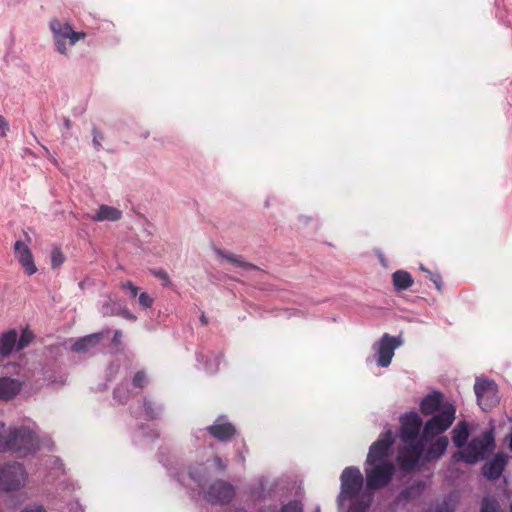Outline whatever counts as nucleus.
Masks as SVG:
<instances>
[{"label": "nucleus", "instance_id": "f257e3e1", "mask_svg": "<svg viewBox=\"0 0 512 512\" xmlns=\"http://www.w3.org/2000/svg\"><path fill=\"white\" fill-rule=\"evenodd\" d=\"M394 438L391 430H387L374 442L366 458V486L369 490H377L387 486L394 474L395 465L390 460Z\"/></svg>", "mask_w": 512, "mask_h": 512}, {"label": "nucleus", "instance_id": "f03ea898", "mask_svg": "<svg viewBox=\"0 0 512 512\" xmlns=\"http://www.w3.org/2000/svg\"><path fill=\"white\" fill-rule=\"evenodd\" d=\"M400 439L402 445L398 450L396 460L404 471H413L418 467L423 453L424 443L418 439L422 420L416 412H409L400 419Z\"/></svg>", "mask_w": 512, "mask_h": 512}, {"label": "nucleus", "instance_id": "7ed1b4c3", "mask_svg": "<svg viewBox=\"0 0 512 512\" xmlns=\"http://www.w3.org/2000/svg\"><path fill=\"white\" fill-rule=\"evenodd\" d=\"M341 490L338 505L343 506L346 500L353 501L347 512H365L368 502L359 500L363 488V475L354 466L346 467L341 473Z\"/></svg>", "mask_w": 512, "mask_h": 512}, {"label": "nucleus", "instance_id": "20e7f679", "mask_svg": "<svg viewBox=\"0 0 512 512\" xmlns=\"http://www.w3.org/2000/svg\"><path fill=\"white\" fill-rule=\"evenodd\" d=\"M495 439L493 429L483 432L480 436L473 438L454 458L459 457L467 464H475L494 450Z\"/></svg>", "mask_w": 512, "mask_h": 512}, {"label": "nucleus", "instance_id": "39448f33", "mask_svg": "<svg viewBox=\"0 0 512 512\" xmlns=\"http://www.w3.org/2000/svg\"><path fill=\"white\" fill-rule=\"evenodd\" d=\"M10 453L26 456L39 449V438L34 431L27 427L10 429Z\"/></svg>", "mask_w": 512, "mask_h": 512}, {"label": "nucleus", "instance_id": "423d86ee", "mask_svg": "<svg viewBox=\"0 0 512 512\" xmlns=\"http://www.w3.org/2000/svg\"><path fill=\"white\" fill-rule=\"evenodd\" d=\"M27 481V472L18 462L6 463L0 466V490L4 492L18 491Z\"/></svg>", "mask_w": 512, "mask_h": 512}, {"label": "nucleus", "instance_id": "0eeeda50", "mask_svg": "<svg viewBox=\"0 0 512 512\" xmlns=\"http://www.w3.org/2000/svg\"><path fill=\"white\" fill-rule=\"evenodd\" d=\"M50 29L57 51L63 55L67 54V44L74 46L79 40L84 39L86 36L83 32L74 31L69 23H62L57 19L50 21Z\"/></svg>", "mask_w": 512, "mask_h": 512}, {"label": "nucleus", "instance_id": "6e6552de", "mask_svg": "<svg viewBox=\"0 0 512 512\" xmlns=\"http://www.w3.org/2000/svg\"><path fill=\"white\" fill-rule=\"evenodd\" d=\"M456 409L451 403L442 406L441 411L429 419L422 432V437L429 440L445 432L455 420Z\"/></svg>", "mask_w": 512, "mask_h": 512}, {"label": "nucleus", "instance_id": "1a4fd4ad", "mask_svg": "<svg viewBox=\"0 0 512 512\" xmlns=\"http://www.w3.org/2000/svg\"><path fill=\"white\" fill-rule=\"evenodd\" d=\"M474 391L478 404L483 411L491 410L499 403L498 387L492 380L477 379Z\"/></svg>", "mask_w": 512, "mask_h": 512}, {"label": "nucleus", "instance_id": "9d476101", "mask_svg": "<svg viewBox=\"0 0 512 512\" xmlns=\"http://www.w3.org/2000/svg\"><path fill=\"white\" fill-rule=\"evenodd\" d=\"M402 344V341L398 337L390 336L385 333L380 341L375 344L374 349L377 355V364L380 367H388L394 356V351Z\"/></svg>", "mask_w": 512, "mask_h": 512}, {"label": "nucleus", "instance_id": "9b49d317", "mask_svg": "<svg viewBox=\"0 0 512 512\" xmlns=\"http://www.w3.org/2000/svg\"><path fill=\"white\" fill-rule=\"evenodd\" d=\"M235 495L234 487L226 481H216L205 494L207 501L217 504L229 503Z\"/></svg>", "mask_w": 512, "mask_h": 512}, {"label": "nucleus", "instance_id": "f8f14e48", "mask_svg": "<svg viewBox=\"0 0 512 512\" xmlns=\"http://www.w3.org/2000/svg\"><path fill=\"white\" fill-rule=\"evenodd\" d=\"M508 456L504 453H497L491 460L485 463L482 468L483 475L489 480H496L505 469Z\"/></svg>", "mask_w": 512, "mask_h": 512}, {"label": "nucleus", "instance_id": "ddd939ff", "mask_svg": "<svg viewBox=\"0 0 512 512\" xmlns=\"http://www.w3.org/2000/svg\"><path fill=\"white\" fill-rule=\"evenodd\" d=\"M15 257L24 268L28 275H33L37 271L33 256L29 247L22 241H16L14 244Z\"/></svg>", "mask_w": 512, "mask_h": 512}, {"label": "nucleus", "instance_id": "4468645a", "mask_svg": "<svg viewBox=\"0 0 512 512\" xmlns=\"http://www.w3.org/2000/svg\"><path fill=\"white\" fill-rule=\"evenodd\" d=\"M448 445L449 440L446 436L437 438L436 441L430 445L426 452L423 451L420 457V461L423 463H429L440 459L447 450Z\"/></svg>", "mask_w": 512, "mask_h": 512}, {"label": "nucleus", "instance_id": "2eb2a0df", "mask_svg": "<svg viewBox=\"0 0 512 512\" xmlns=\"http://www.w3.org/2000/svg\"><path fill=\"white\" fill-rule=\"evenodd\" d=\"M22 382L10 377H0V400L8 401L18 395Z\"/></svg>", "mask_w": 512, "mask_h": 512}, {"label": "nucleus", "instance_id": "dca6fc26", "mask_svg": "<svg viewBox=\"0 0 512 512\" xmlns=\"http://www.w3.org/2000/svg\"><path fill=\"white\" fill-rule=\"evenodd\" d=\"M208 431L214 438L220 441L229 440L235 434V428L231 423L223 422L219 418L213 425L208 427Z\"/></svg>", "mask_w": 512, "mask_h": 512}, {"label": "nucleus", "instance_id": "f3484780", "mask_svg": "<svg viewBox=\"0 0 512 512\" xmlns=\"http://www.w3.org/2000/svg\"><path fill=\"white\" fill-rule=\"evenodd\" d=\"M215 254L223 259V260H226L228 261L229 263L239 267V268H242L243 270H246V271H256L258 270V267L255 266L254 264L252 263H249V262H246L242 256L240 255H236L234 253H230V252H225L219 248H215Z\"/></svg>", "mask_w": 512, "mask_h": 512}, {"label": "nucleus", "instance_id": "a211bd4d", "mask_svg": "<svg viewBox=\"0 0 512 512\" xmlns=\"http://www.w3.org/2000/svg\"><path fill=\"white\" fill-rule=\"evenodd\" d=\"M215 254L223 259V260H226L228 261L229 263L239 267V268H242L243 270H246V271H256L258 270V267L255 266L254 264L252 263H249V262H246L242 256L240 255H236L234 253H230V252H225L219 248H215Z\"/></svg>", "mask_w": 512, "mask_h": 512}, {"label": "nucleus", "instance_id": "6ab92c4d", "mask_svg": "<svg viewBox=\"0 0 512 512\" xmlns=\"http://www.w3.org/2000/svg\"><path fill=\"white\" fill-rule=\"evenodd\" d=\"M443 399L442 393L434 391L423 398L420 403L421 412L424 415H431L437 411Z\"/></svg>", "mask_w": 512, "mask_h": 512}, {"label": "nucleus", "instance_id": "aec40b11", "mask_svg": "<svg viewBox=\"0 0 512 512\" xmlns=\"http://www.w3.org/2000/svg\"><path fill=\"white\" fill-rule=\"evenodd\" d=\"M122 217V212L112 206L108 205H100L96 214L91 216V220L95 222H102V221H117L120 220Z\"/></svg>", "mask_w": 512, "mask_h": 512}, {"label": "nucleus", "instance_id": "412c9836", "mask_svg": "<svg viewBox=\"0 0 512 512\" xmlns=\"http://www.w3.org/2000/svg\"><path fill=\"white\" fill-rule=\"evenodd\" d=\"M101 338L102 333H94L82 337L73 343V345L71 346V350L77 353L87 352L92 347H95L99 343Z\"/></svg>", "mask_w": 512, "mask_h": 512}, {"label": "nucleus", "instance_id": "4be33fe9", "mask_svg": "<svg viewBox=\"0 0 512 512\" xmlns=\"http://www.w3.org/2000/svg\"><path fill=\"white\" fill-rule=\"evenodd\" d=\"M469 425L466 421H460L452 430V442L457 448H464L469 438Z\"/></svg>", "mask_w": 512, "mask_h": 512}, {"label": "nucleus", "instance_id": "5701e85b", "mask_svg": "<svg viewBox=\"0 0 512 512\" xmlns=\"http://www.w3.org/2000/svg\"><path fill=\"white\" fill-rule=\"evenodd\" d=\"M18 334L16 330H9L0 337V355L8 356L17 347Z\"/></svg>", "mask_w": 512, "mask_h": 512}, {"label": "nucleus", "instance_id": "b1692460", "mask_svg": "<svg viewBox=\"0 0 512 512\" xmlns=\"http://www.w3.org/2000/svg\"><path fill=\"white\" fill-rule=\"evenodd\" d=\"M392 281L395 290H406L413 285V278L407 271L397 270L392 274Z\"/></svg>", "mask_w": 512, "mask_h": 512}, {"label": "nucleus", "instance_id": "393cba45", "mask_svg": "<svg viewBox=\"0 0 512 512\" xmlns=\"http://www.w3.org/2000/svg\"><path fill=\"white\" fill-rule=\"evenodd\" d=\"M424 489L425 484L423 482L414 483L400 492L398 500L405 501L417 498L423 493Z\"/></svg>", "mask_w": 512, "mask_h": 512}, {"label": "nucleus", "instance_id": "a878e982", "mask_svg": "<svg viewBox=\"0 0 512 512\" xmlns=\"http://www.w3.org/2000/svg\"><path fill=\"white\" fill-rule=\"evenodd\" d=\"M114 399L120 403H125L131 396L127 385L121 384L114 389Z\"/></svg>", "mask_w": 512, "mask_h": 512}, {"label": "nucleus", "instance_id": "bb28decb", "mask_svg": "<svg viewBox=\"0 0 512 512\" xmlns=\"http://www.w3.org/2000/svg\"><path fill=\"white\" fill-rule=\"evenodd\" d=\"M2 424L0 427V453L10 452V429L7 432L2 431Z\"/></svg>", "mask_w": 512, "mask_h": 512}, {"label": "nucleus", "instance_id": "cd10ccee", "mask_svg": "<svg viewBox=\"0 0 512 512\" xmlns=\"http://www.w3.org/2000/svg\"><path fill=\"white\" fill-rule=\"evenodd\" d=\"M33 340V333L28 331V330H24L19 339L17 338V349L18 350H21L25 347H27L31 341Z\"/></svg>", "mask_w": 512, "mask_h": 512}, {"label": "nucleus", "instance_id": "c85d7f7f", "mask_svg": "<svg viewBox=\"0 0 512 512\" xmlns=\"http://www.w3.org/2000/svg\"><path fill=\"white\" fill-rule=\"evenodd\" d=\"M119 306L111 300L104 303L101 307V313L103 316L118 315Z\"/></svg>", "mask_w": 512, "mask_h": 512}, {"label": "nucleus", "instance_id": "c756f323", "mask_svg": "<svg viewBox=\"0 0 512 512\" xmlns=\"http://www.w3.org/2000/svg\"><path fill=\"white\" fill-rule=\"evenodd\" d=\"M65 261V257L59 248H54L51 253L52 268L60 267Z\"/></svg>", "mask_w": 512, "mask_h": 512}, {"label": "nucleus", "instance_id": "7c9ffc66", "mask_svg": "<svg viewBox=\"0 0 512 512\" xmlns=\"http://www.w3.org/2000/svg\"><path fill=\"white\" fill-rule=\"evenodd\" d=\"M148 384V377L144 371H138L132 380V385L136 388H144Z\"/></svg>", "mask_w": 512, "mask_h": 512}, {"label": "nucleus", "instance_id": "2f4dec72", "mask_svg": "<svg viewBox=\"0 0 512 512\" xmlns=\"http://www.w3.org/2000/svg\"><path fill=\"white\" fill-rule=\"evenodd\" d=\"M498 509V502L492 498H485L482 501L481 511L496 512Z\"/></svg>", "mask_w": 512, "mask_h": 512}, {"label": "nucleus", "instance_id": "473e14b6", "mask_svg": "<svg viewBox=\"0 0 512 512\" xmlns=\"http://www.w3.org/2000/svg\"><path fill=\"white\" fill-rule=\"evenodd\" d=\"M152 406H153V404L150 401H146L145 400L144 408H145L146 415L149 418H155L162 411V407L161 406L157 407L156 410H154Z\"/></svg>", "mask_w": 512, "mask_h": 512}, {"label": "nucleus", "instance_id": "72a5a7b5", "mask_svg": "<svg viewBox=\"0 0 512 512\" xmlns=\"http://www.w3.org/2000/svg\"><path fill=\"white\" fill-rule=\"evenodd\" d=\"M153 275L162 281L163 286H169L171 284L168 273L162 269L154 270Z\"/></svg>", "mask_w": 512, "mask_h": 512}, {"label": "nucleus", "instance_id": "f704fd0d", "mask_svg": "<svg viewBox=\"0 0 512 512\" xmlns=\"http://www.w3.org/2000/svg\"><path fill=\"white\" fill-rule=\"evenodd\" d=\"M138 301L141 307L150 308L154 300L148 293L142 292L138 297Z\"/></svg>", "mask_w": 512, "mask_h": 512}, {"label": "nucleus", "instance_id": "c9c22d12", "mask_svg": "<svg viewBox=\"0 0 512 512\" xmlns=\"http://www.w3.org/2000/svg\"><path fill=\"white\" fill-rule=\"evenodd\" d=\"M92 134H93V139H92L93 145L96 149H99L101 147V142L104 139L103 134L96 127H93Z\"/></svg>", "mask_w": 512, "mask_h": 512}, {"label": "nucleus", "instance_id": "e433bc0d", "mask_svg": "<svg viewBox=\"0 0 512 512\" xmlns=\"http://www.w3.org/2000/svg\"><path fill=\"white\" fill-rule=\"evenodd\" d=\"M122 288L129 290L132 297H136L139 291V288L135 286L131 281H126L123 283Z\"/></svg>", "mask_w": 512, "mask_h": 512}, {"label": "nucleus", "instance_id": "4c0bfd02", "mask_svg": "<svg viewBox=\"0 0 512 512\" xmlns=\"http://www.w3.org/2000/svg\"><path fill=\"white\" fill-rule=\"evenodd\" d=\"M118 315H121L123 318H125L127 320H130V321H135L136 320V316L134 314H132L127 309H121L120 307H119V310H118Z\"/></svg>", "mask_w": 512, "mask_h": 512}, {"label": "nucleus", "instance_id": "58836bf2", "mask_svg": "<svg viewBox=\"0 0 512 512\" xmlns=\"http://www.w3.org/2000/svg\"><path fill=\"white\" fill-rule=\"evenodd\" d=\"M21 512H46L43 506L41 505H28Z\"/></svg>", "mask_w": 512, "mask_h": 512}, {"label": "nucleus", "instance_id": "ea45409f", "mask_svg": "<svg viewBox=\"0 0 512 512\" xmlns=\"http://www.w3.org/2000/svg\"><path fill=\"white\" fill-rule=\"evenodd\" d=\"M8 129H9L8 122L6 121V119L4 117L0 116V135L5 136Z\"/></svg>", "mask_w": 512, "mask_h": 512}, {"label": "nucleus", "instance_id": "a19ab883", "mask_svg": "<svg viewBox=\"0 0 512 512\" xmlns=\"http://www.w3.org/2000/svg\"><path fill=\"white\" fill-rule=\"evenodd\" d=\"M122 333L119 330H116L113 336V343L115 345H119L121 343Z\"/></svg>", "mask_w": 512, "mask_h": 512}, {"label": "nucleus", "instance_id": "79ce46f5", "mask_svg": "<svg viewBox=\"0 0 512 512\" xmlns=\"http://www.w3.org/2000/svg\"><path fill=\"white\" fill-rule=\"evenodd\" d=\"M214 462L218 469L223 470L225 468V465L223 464L222 460L218 456H215Z\"/></svg>", "mask_w": 512, "mask_h": 512}, {"label": "nucleus", "instance_id": "37998d69", "mask_svg": "<svg viewBox=\"0 0 512 512\" xmlns=\"http://www.w3.org/2000/svg\"><path fill=\"white\" fill-rule=\"evenodd\" d=\"M431 280L433 281V283L435 284L436 288L437 289H440V284H441V279H440V276L438 275H433L431 277Z\"/></svg>", "mask_w": 512, "mask_h": 512}, {"label": "nucleus", "instance_id": "c03bdc74", "mask_svg": "<svg viewBox=\"0 0 512 512\" xmlns=\"http://www.w3.org/2000/svg\"><path fill=\"white\" fill-rule=\"evenodd\" d=\"M190 476L193 480L200 482L201 478L197 475V473L193 470L190 471Z\"/></svg>", "mask_w": 512, "mask_h": 512}, {"label": "nucleus", "instance_id": "a18cd8bd", "mask_svg": "<svg viewBox=\"0 0 512 512\" xmlns=\"http://www.w3.org/2000/svg\"><path fill=\"white\" fill-rule=\"evenodd\" d=\"M71 125H72V123H71L70 119L65 118L64 119V126H65V128L66 129H70Z\"/></svg>", "mask_w": 512, "mask_h": 512}, {"label": "nucleus", "instance_id": "49530a36", "mask_svg": "<svg viewBox=\"0 0 512 512\" xmlns=\"http://www.w3.org/2000/svg\"><path fill=\"white\" fill-rule=\"evenodd\" d=\"M200 321L202 322L203 325H206L208 323L207 318L205 317L204 314H202V316L200 317Z\"/></svg>", "mask_w": 512, "mask_h": 512}, {"label": "nucleus", "instance_id": "de8ad7c7", "mask_svg": "<svg viewBox=\"0 0 512 512\" xmlns=\"http://www.w3.org/2000/svg\"><path fill=\"white\" fill-rule=\"evenodd\" d=\"M509 449L512 451V431H511V434L509 436Z\"/></svg>", "mask_w": 512, "mask_h": 512}, {"label": "nucleus", "instance_id": "09e8293b", "mask_svg": "<svg viewBox=\"0 0 512 512\" xmlns=\"http://www.w3.org/2000/svg\"><path fill=\"white\" fill-rule=\"evenodd\" d=\"M231 512H245L243 509H234L233 511Z\"/></svg>", "mask_w": 512, "mask_h": 512}, {"label": "nucleus", "instance_id": "8fccbe9b", "mask_svg": "<svg viewBox=\"0 0 512 512\" xmlns=\"http://www.w3.org/2000/svg\"><path fill=\"white\" fill-rule=\"evenodd\" d=\"M440 512H448V510H447V509H444V507H442V508L440 509Z\"/></svg>", "mask_w": 512, "mask_h": 512}]
</instances>
